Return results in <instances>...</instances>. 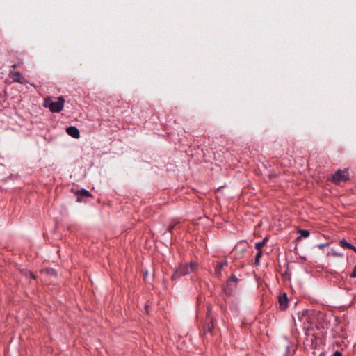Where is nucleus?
<instances>
[{"label":"nucleus","instance_id":"f257e3e1","mask_svg":"<svg viewBox=\"0 0 356 356\" xmlns=\"http://www.w3.org/2000/svg\"><path fill=\"white\" fill-rule=\"evenodd\" d=\"M197 263L196 262H190L189 264H180L177 268H176L173 274L171 276L172 280H176L179 277L188 275L191 273L195 272L197 269Z\"/></svg>","mask_w":356,"mask_h":356},{"label":"nucleus","instance_id":"f03ea898","mask_svg":"<svg viewBox=\"0 0 356 356\" xmlns=\"http://www.w3.org/2000/svg\"><path fill=\"white\" fill-rule=\"evenodd\" d=\"M65 99L63 97H47L44 102V106L49 108L50 111H61L63 108Z\"/></svg>","mask_w":356,"mask_h":356},{"label":"nucleus","instance_id":"7ed1b4c3","mask_svg":"<svg viewBox=\"0 0 356 356\" xmlns=\"http://www.w3.org/2000/svg\"><path fill=\"white\" fill-rule=\"evenodd\" d=\"M215 318L212 315V305L211 304H208L207 305V312H206V318H205V323L204 325V335L209 333L210 334H213V330L215 327Z\"/></svg>","mask_w":356,"mask_h":356},{"label":"nucleus","instance_id":"20e7f679","mask_svg":"<svg viewBox=\"0 0 356 356\" xmlns=\"http://www.w3.org/2000/svg\"><path fill=\"white\" fill-rule=\"evenodd\" d=\"M241 280L237 278L235 275H232L227 279L226 286L223 289L224 293L228 296H231L233 294V292L235 289H236L238 286V283Z\"/></svg>","mask_w":356,"mask_h":356},{"label":"nucleus","instance_id":"39448f33","mask_svg":"<svg viewBox=\"0 0 356 356\" xmlns=\"http://www.w3.org/2000/svg\"><path fill=\"white\" fill-rule=\"evenodd\" d=\"M350 179V175L348 169H339L332 175L331 181L335 184H339L341 182H346Z\"/></svg>","mask_w":356,"mask_h":356},{"label":"nucleus","instance_id":"423d86ee","mask_svg":"<svg viewBox=\"0 0 356 356\" xmlns=\"http://www.w3.org/2000/svg\"><path fill=\"white\" fill-rule=\"evenodd\" d=\"M278 302L280 310L284 311L288 308L289 299L286 293L278 296Z\"/></svg>","mask_w":356,"mask_h":356},{"label":"nucleus","instance_id":"0eeeda50","mask_svg":"<svg viewBox=\"0 0 356 356\" xmlns=\"http://www.w3.org/2000/svg\"><path fill=\"white\" fill-rule=\"evenodd\" d=\"M75 194L77 195L76 202H81L82 198L83 197H92V195L88 191V190L85 188H81V190H77L75 193Z\"/></svg>","mask_w":356,"mask_h":356},{"label":"nucleus","instance_id":"6e6552de","mask_svg":"<svg viewBox=\"0 0 356 356\" xmlns=\"http://www.w3.org/2000/svg\"><path fill=\"white\" fill-rule=\"evenodd\" d=\"M9 76L13 79L14 82L24 83L26 81L25 79L19 72L10 71L9 73Z\"/></svg>","mask_w":356,"mask_h":356},{"label":"nucleus","instance_id":"1a4fd4ad","mask_svg":"<svg viewBox=\"0 0 356 356\" xmlns=\"http://www.w3.org/2000/svg\"><path fill=\"white\" fill-rule=\"evenodd\" d=\"M227 265V260L223 259L220 261H218L215 267L214 273L216 276L220 277L222 275V269L224 266Z\"/></svg>","mask_w":356,"mask_h":356},{"label":"nucleus","instance_id":"9d476101","mask_svg":"<svg viewBox=\"0 0 356 356\" xmlns=\"http://www.w3.org/2000/svg\"><path fill=\"white\" fill-rule=\"evenodd\" d=\"M67 134L74 138H79L80 137L79 130L74 126H70L66 128Z\"/></svg>","mask_w":356,"mask_h":356},{"label":"nucleus","instance_id":"9b49d317","mask_svg":"<svg viewBox=\"0 0 356 356\" xmlns=\"http://www.w3.org/2000/svg\"><path fill=\"white\" fill-rule=\"evenodd\" d=\"M298 232L300 236L296 238V241H300L302 238H307L310 235L309 231L306 229H299Z\"/></svg>","mask_w":356,"mask_h":356},{"label":"nucleus","instance_id":"f8f14e48","mask_svg":"<svg viewBox=\"0 0 356 356\" xmlns=\"http://www.w3.org/2000/svg\"><path fill=\"white\" fill-rule=\"evenodd\" d=\"M268 238L265 237L261 241H259L255 244V248L257 251H262V248L266 245Z\"/></svg>","mask_w":356,"mask_h":356},{"label":"nucleus","instance_id":"ddd939ff","mask_svg":"<svg viewBox=\"0 0 356 356\" xmlns=\"http://www.w3.org/2000/svg\"><path fill=\"white\" fill-rule=\"evenodd\" d=\"M339 244L343 248L350 249V248H352V247H353V244H351L350 243L348 242L344 238L340 240Z\"/></svg>","mask_w":356,"mask_h":356},{"label":"nucleus","instance_id":"4468645a","mask_svg":"<svg viewBox=\"0 0 356 356\" xmlns=\"http://www.w3.org/2000/svg\"><path fill=\"white\" fill-rule=\"evenodd\" d=\"M179 223V221L177 220H172L171 221L170 224L169 225L167 232L172 233L173 229H175V226Z\"/></svg>","mask_w":356,"mask_h":356},{"label":"nucleus","instance_id":"2eb2a0df","mask_svg":"<svg viewBox=\"0 0 356 356\" xmlns=\"http://www.w3.org/2000/svg\"><path fill=\"white\" fill-rule=\"evenodd\" d=\"M262 255V251H257V255L255 257V264L259 265V259L260 257Z\"/></svg>","mask_w":356,"mask_h":356},{"label":"nucleus","instance_id":"dca6fc26","mask_svg":"<svg viewBox=\"0 0 356 356\" xmlns=\"http://www.w3.org/2000/svg\"><path fill=\"white\" fill-rule=\"evenodd\" d=\"M46 272L47 274H49L50 275H54V276L56 275V271L54 268H47Z\"/></svg>","mask_w":356,"mask_h":356},{"label":"nucleus","instance_id":"f3484780","mask_svg":"<svg viewBox=\"0 0 356 356\" xmlns=\"http://www.w3.org/2000/svg\"><path fill=\"white\" fill-rule=\"evenodd\" d=\"M25 275H26V277H30L33 280H35L36 278L35 275L33 274V273L31 271H26L25 273Z\"/></svg>","mask_w":356,"mask_h":356},{"label":"nucleus","instance_id":"a211bd4d","mask_svg":"<svg viewBox=\"0 0 356 356\" xmlns=\"http://www.w3.org/2000/svg\"><path fill=\"white\" fill-rule=\"evenodd\" d=\"M329 245L328 243H321V244H318L317 245V247L320 249V250H323L324 249L325 247H327V245Z\"/></svg>","mask_w":356,"mask_h":356},{"label":"nucleus","instance_id":"6ab92c4d","mask_svg":"<svg viewBox=\"0 0 356 356\" xmlns=\"http://www.w3.org/2000/svg\"><path fill=\"white\" fill-rule=\"evenodd\" d=\"M143 280L146 282H148V272L147 270H145L143 273Z\"/></svg>","mask_w":356,"mask_h":356},{"label":"nucleus","instance_id":"aec40b11","mask_svg":"<svg viewBox=\"0 0 356 356\" xmlns=\"http://www.w3.org/2000/svg\"><path fill=\"white\" fill-rule=\"evenodd\" d=\"M351 277H356V266L354 267L353 272L350 274Z\"/></svg>","mask_w":356,"mask_h":356},{"label":"nucleus","instance_id":"412c9836","mask_svg":"<svg viewBox=\"0 0 356 356\" xmlns=\"http://www.w3.org/2000/svg\"><path fill=\"white\" fill-rule=\"evenodd\" d=\"M331 254L333 256H336V257H341V254L340 253H338V252H335L334 250H331Z\"/></svg>","mask_w":356,"mask_h":356},{"label":"nucleus","instance_id":"4be33fe9","mask_svg":"<svg viewBox=\"0 0 356 356\" xmlns=\"http://www.w3.org/2000/svg\"><path fill=\"white\" fill-rule=\"evenodd\" d=\"M334 356H343L341 352L339 351V350H336L334 354H333Z\"/></svg>","mask_w":356,"mask_h":356},{"label":"nucleus","instance_id":"5701e85b","mask_svg":"<svg viewBox=\"0 0 356 356\" xmlns=\"http://www.w3.org/2000/svg\"><path fill=\"white\" fill-rule=\"evenodd\" d=\"M350 250H353L356 253V247L355 245H353L352 248H350Z\"/></svg>","mask_w":356,"mask_h":356},{"label":"nucleus","instance_id":"b1692460","mask_svg":"<svg viewBox=\"0 0 356 356\" xmlns=\"http://www.w3.org/2000/svg\"><path fill=\"white\" fill-rule=\"evenodd\" d=\"M145 309L146 312L148 314L149 313V311H148L149 307H148V305H145Z\"/></svg>","mask_w":356,"mask_h":356},{"label":"nucleus","instance_id":"393cba45","mask_svg":"<svg viewBox=\"0 0 356 356\" xmlns=\"http://www.w3.org/2000/svg\"><path fill=\"white\" fill-rule=\"evenodd\" d=\"M276 177V174H271L270 175V178H273V177Z\"/></svg>","mask_w":356,"mask_h":356},{"label":"nucleus","instance_id":"a878e982","mask_svg":"<svg viewBox=\"0 0 356 356\" xmlns=\"http://www.w3.org/2000/svg\"><path fill=\"white\" fill-rule=\"evenodd\" d=\"M17 67V65H13V68H15V67Z\"/></svg>","mask_w":356,"mask_h":356}]
</instances>
